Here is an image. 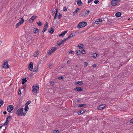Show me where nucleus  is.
<instances>
[{"mask_svg": "<svg viewBox=\"0 0 133 133\" xmlns=\"http://www.w3.org/2000/svg\"><path fill=\"white\" fill-rule=\"evenodd\" d=\"M90 11L86 9H84L82 11L79 15V16L85 17L87 16L89 13Z\"/></svg>", "mask_w": 133, "mask_h": 133, "instance_id": "obj_1", "label": "nucleus"}, {"mask_svg": "<svg viewBox=\"0 0 133 133\" xmlns=\"http://www.w3.org/2000/svg\"><path fill=\"white\" fill-rule=\"evenodd\" d=\"M87 24V23L85 22H80L78 25L77 27L79 29L81 28L85 27Z\"/></svg>", "mask_w": 133, "mask_h": 133, "instance_id": "obj_2", "label": "nucleus"}, {"mask_svg": "<svg viewBox=\"0 0 133 133\" xmlns=\"http://www.w3.org/2000/svg\"><path fill=\"white\" fill-rule=\"evenodd\" d=\"M22 108H20L18 109L16 112L17 115L22 116L23 115V110Z\"/></svg>", "mask_w": 133, "mask_h": 133, "instance_id": "obj_3", "label": "nucleus"}, {"mask_svg": "<svg viewBox=\"0 0 133 133\" xmlns=\"http://www.w3.org/2000/svg\"><path fill=\"white\" fill-rule=\"evenodd\" d=\"M50 49V50H49L47 51V53L49 55L51 54L57 49V48L56 47H52Z\"/></svg>", "mask_w": 133, "mask_h": 133, "instance_id": "obj_4", "label": "nucleus"}, {"mask_svg": "<svg viewBox=\"0 0 133 133\" xmlns=\"http://www.w3.org/2000/svg\"><path fill=\"white\" fill-rule=\"evenodd\" d=\"M32 91L34 94L36 92V94H37V91H38L39 90V87L38 86H35L34 85H33L32 87Z\"/></svg>", "mask_w": 133, "mask_h": 133, "instance_id": "obj_5", "label": "nucleus"}, {"mask_svg": "<svg viewBox=\"0 0 133 133\" xmlns=\"http://www.w3.org/2000/svg\"><path fill=\"white\" fill-rule=\"evenodd\" d=\"M4 63L2 66V67L4 69L8 68H9V66L8 64V61L5 60L4 61Z\"/></svg>", "mask_w": 133, "mask_h": 133, "instance_id": "obj_6", "label": "nucleus"}, {"mask_svg": "<svg viewBox=\"0 0 133 133\" xmlns=\"http://www.w3.org/2000/svg\"><path fill=\"white\" fill-rule=\"evenodd\" d=\"M67 40L66 38H64L63 40H61V41L60 42L59 41H58L57 42V44L58 46H60L63 43H64Z\"/></svg>", "mask_w": 133, "mask_h": 133, "instance_id": "obj_7", "label": "nucleus"}, {"mask_svg": "<svg viewBox=\"0 0 133 133\" xmlns=\"http://www.w3.org/2000/svg\"><path fill=\"white\" fill-rule=\"evenodd\" d=\"M14 107L12 105H8L7 107V111L9 112H10L13 109Z\"/></svg>", "mask_w": 133, "mask_h": 133, "instance_id": "obj_8", "label": "nucleus"}, {"mask_svg": "<svg viewBox=\"0 0 133 133\" xmlns=\"http://www.w3.org/2000/svg\"><path fill=\"white\" fill-rule=\"evenodd\" d=\"M37 17V16L34 15L32 16L29 19V21L30 23H32L33 22L34 19Z\"/></svg>", "mask_w": 133, "mask_h": 133, "instance_id": "obj_9", "label": "nucleus"}, {"mask_svg": "<svg viewBox=\"0 0 133 133\" xmlns=\"http://www.w3.org/2000/svg\"><path fill=\"white\" fill-rule=\"evenodd\" d=\"M33 63L32 62H31L29 63V66L28 68L29 70L30 71H32L33 68Z\"/></svg>", "mask_w": 133, "mask_h": 133, "instance_id": "obj_10", "label": "nucleus"}, {"mask_svg": "<svg viewBox=\"0 0 133 133\" xmlns=\"http://www.w3.org/2000/svg\"><path fill=\"white\" fill-rule=\"evenodd\" d=\"M106 105L105 104L101 105L97 107V108L99 110H101L105 108Z\"/></svg>", "mask_w": 133, "mask_h": 133, "instance_id": "obj_11", "label": "nucleus"}, {"mask_svg": "<svg viewBox=\"0 0 133 133\" xmlns=\"http://www.w3.org/2000/svg\"><path fill=\"white\" fill-rule=\"evenodd\" d=\"M86 110L84 109H82L79 110L77 112V114L78 115H81L85 112Z\"/></svg>", "mask_w": 133, "mask_h": 133, "instance_id": "obj_12", "label": "nucleus"}, {"mask_svg": "<svg viewBox=\"0 0 133 133\" xmlns=\"http://www.w3.org/2000/svg\"><path fill=\"white\" fill-rule=\"evenodd\" d=\"M75 84L77 85L80 86L84 84L83 82L81 81H77L75 82Z\"/></svg>", "mask_w": 133, "mask_h": 133, "instance_id": "obj_13", "label": "nucleus"}, {"mask_svg": "<svg viewBox=\"0 0 133 133\" xmlns=\"http://www.w3.org/2000/svg\"><path fill=\"white\" fill-rule=\"evenodd\" d=\"M74 90L78 92H80L83 91V88L81 87H76L74 88Z\"/></svg>", "mask_w": 133, "mask_h": 133, "instance_id": "obj_14", "label": "nucleus"}, {"mask_svg": "<svg viewBox=\"0 0 133 133\" xmlns=\"http://www.w3.org/2000/svg\"><path fill=\"white\" fill-rule=\"evenodd\" d=\"M68 31V30H66L65 31H64L62 32L61 34L59 35L58 36H62V37H63L64 35L65 34H66L67 32Z\"/></svg>", "mask_w": 133, "mask_h": 133, "instance_id": "obj_15", "label": "nucleus"}, {"mask_svg": "<svg viewBox=\"0 0 133 133\" xmlns=\"http://www.w3.org/2000/svg\"><path fill=\"white\" fill-rule=\"evenodd\" d=\"M77 3L79 6H81L83 4V3L81 0H77Z\"/></svg>", "mask_w": 133, "mask_h": 133, "instance_id": "obj_16", "label": "nucleus"}, {"mask_svg": "<svg viewBox=\"0 0 133 133\" xmlns=\"http://www.w3.org/2000/svg\"><path fill=\"white\" fill-rule=\"evenodd\" d=\"M48 31L50 34H52L54 31V29L52 28H51L50 29V30L48 29Z\"/></svg>", "mask_w": 133, "mask_h": 133, "instance_id": "obj_17", "label": "nucleus"}, {"mask_svg": "<svg viewBox=\"0 0 133 133\" xmlns=\"http://www.w3.org/2000/svg\"><path fill=\"white\" fill-rule=\"evenodd\" d=\"M80 10V9L79 8H77L76 9V10L73 12V16L75 15L76 14H77L78 11Z\"/></svg>", "mask_w": 133, "mask_h": 133, "instance_id": "obj_18", "label": "nucleus"}, {"mask_svg": "<svg viewBox=\"0 0 133 133\" xmlns=\"http://www.w3.org/2000/svg\"><path fill=\"white\" fill-rule=\"evenodd\" d=\"M111 3V4L112 5V6H115L117 4V3L115 2L114 0H112Z\"/></svg>", "mask_w": 133, "mask_h": 133, "instance_id": "obj_19", "label": "nucleus"}, {"mask_svg": "<svg viewBox=\"0 0 133 133\" xmlns=\"http://www.w3.org/2000/svg\"><path fill=\"white\" fill-rule=\"evenodd\" d=\"M33 32L36 34H37V33H38L39 31V30L37 28H34L33 30Z\"/></svg>", "mask_w": 133, "mask_h": 133, "instance_id": "obj_20", "label": "nucleus"}, {"mask_svg": "<svg viewBox=\"0 0 133 133\" xmlns=\"http://www.w3.org/2000/svg\"><path fill=\"white\" fill-rule=\"evenodd\" d=\"M26 77H25L22 79V84H24V83L27 81L26 79Z\"/></svg>", "mask_w": 133, "mask_h": 133, "instance_id": "obj_21", "label": "nucleus"}, {"mask_svg": "<svg viewBox=\"0 0 133 133\" xmlns=\"http://www.w3.org/2000/svg\"><path fill=\"white\" fill-rule=\"evenodd\" d=\"M121 15L122 14L121 12H118L115 14V15L117 17H119L121 16Z\"/></svg>", "mask_w": 133, "mask_h": 133, "instance_id": "obj_22", "label": "nucleus"}, {"mask_svg": "<svg viewBox=\"0 0 133 133\" xmlns=\"http://www.w3.org/2000/svg\"><path fill=\"white\" fill-rule=\"evenodd\" d=\"M38 55V50H37L34 54V56L35 57H36Z\"/></svg>", "mask_w": 133, "mask_h": 133, "instance_id": "obj_23", "label": "nucleus"}, {"mask_svg": "<svg viewBox=\"0 0 133 133\" xmlns=\"http://www.w3.org/2000/svg\"><path fill=\"white\" fill-rule=\"evenodd\" d=\"M84 45L82 44H79L78 46V48L79 49H80L82 48H83L84 47Z\"/></svg>", "mask_w": 133, "mask_h": 133, "instance_id": "obj_24", "label": "nucleus"}, {"mask_svg": "<svg viewBox=\"0 0 133 133\" xmlns=\"http://www.w3.org/2000/svg\"><path fill=\"white\" fill-rule=\"evenodd\" d=\"M86 104H79L78 105V107L81 108L82 107H84L86 106Z\"/></svg>", "mask_w": 133, "mask_h": 133, "instance_id": "obj_25", "label": "nucleus"}, {"mask_svg": "<svg viewBox=\"0 0 133 133\" xmlns=\"http://www.w3.org/2000/svg\"><path fill=\"white\" fill-rule=\"evenodd\" d=\"M38 67L36 66L34 67V68L33 71L35 72H37L38 71Z\"/></svg>", "mask_w": 133, "mask_h": 133, "instance_id": "obj_26", "label": "nucleus"}, {"mask_svg": "<svg viewBox=\"0 0 133 133\" xmlns=\"http://www.w3.org/2000/svg\"><path fill=\"white\" fill-rule=\"evenodd\" d=\"M22 23L21 22H19L18 23H17L16 26V28H18V26L21 25Z\"/></svg>", "mask_w": 133, "mask_h": 133, "instance_id": "obj_27", "label": "nucleus"}, {"mask_svg": "<svg viewBox=\"0 0 133 133\" xmlns=\"http://www.w3.org/2000/svg\"><path fill=\"white\" fill-rule=\"evenodd\" d=\"M4 103V101L2 99H0V108L1 106Z\"/></svg>", "mask_w": 133, "mask_h": 133, "instance_id": "obj_28", "label": "nucleus"}, {"mask_svg": "<svg viewBox=\"0 0 133 133\" xmlns=\"http://www.w3.org/2000/svg\"><path fill=\"white\" fill-rule=\"evenodd\" d=\"M31 102V101L30 100L28 101L25 104V106H28V105L30 104Z\"/></svg>", "mask_w": 133, "mask_h": 133, "instance_id": "obj_29", "label": "nucleus"}, {"mask_svg": "<svg viewBox=\"0 0 133 133\" xmlns=\"http://www.w3.org/2000/svg\"><path fill=\"white\" fill-rule=\"evenodd\" d=\"M98 55L97 54V53H95L94 54L93 56L94 58H96L97 57Z\"/></svg>", "mask_w": 133, "mask_h": 133, "instance_id": "obj_30", "label": "nucleus"}, {"mask_svg": "<svg viewBox=\"0 0 133 133\" xmlns=\"http://www.w3.org/2000/svg\"><path fill=\"white\" fill-rule=\"evenodd\" d=\"M29 107L28 106H25V108H24V110L26 112L28 110Z\"/></svg>", "mask_w": 133, "mask_h": 133, "instance_id": "obj_31", "label": "nucleus"}, {"mask_svg": "<svg viewBox=\"0 0 133 133\" xmlns=\"http://www.w3.org/2000/svg\"><path fill=\"white\" fill-rule=\"evenodd\" d=\"M81 51L79 50H77L76 53L77 55H79L81 54Z\"/></svg>", "mask_w": 133, "mask_h": 133, "instance_id": "obj_32", "label": "nucleus"}, {"mask_svg": "<svg viewBox=\"0 0 133 133\" xmlns=\"http://www.w3.org/2000/svg\"><path fill=\"white\" fill-rule=\"evenodd\" d=\"M37 24H38V25L39 26H41L42 24V23L40 21H39L38 22H37Z\"/></svg>", "mask_w": 133, "mask_h": 133, "instance_id": "obj_33", "label": "nucleus"}, {"mask_svg": "<svg viewBox=\"0 0 133 133\" xmlns=\"http://www.w3.org/2000/svg\"><path fill=\"white\" fill-rule=\"evenodd\" d=\"M26 85L25 84L24 85L23 87V88L24 89V92L26 91Z\"/></svg>", "mask_w": 133, "mask_h": 133, "instance_id": "obj_34", "label": "nucleus"}, {"mask_svg": "<svg viewBox=\"0 0 133 133\" xmlns=\"http://www.w3.org/2000/svg\"><path fill=\"white\" fill-rule=\"evenodd\" d=\"M59 131L57 130H54L53 131V133H59Z\"/></svg>", "mask_w": 133, "mask_h": 133, "instance_id": "obj_35", "label": "nucleus"}, {"mask_svg": "<svg viewBox=\"0 0 133 133\" xmlns=\"http://www.w3.org/2000/svg\"><path fill=\"white\" fill-rule=\"evenodd\" d=\"M63 10L64 11H67V9L66 6L63 7Z\"/></svg>", "mask_w": 133, "mask_h": 133, "instance_id": "obj_36", "label": "nucleus"}, {"mask_svg": "<svg viewBox=\"0 0 133 133\" xmlns=\"http://www.w3.org/2000/svg\"><path fill=\"white\" fill-rule=\"evenodd\" d=\"M18 94L19 95H21V89H20V87H19V91H18Z\"/></svg>", "mask_w": 133, "mask_h": 133, "instance_id": "obj_37", "label": "nucleus"}, {"mask_svg": "<svg viewBox=\"0 0 133 133\" xmlns=\"http://www.w3.org/2000/svg\"><path fill=\"white\" fill-rule=\"evenodd\" d=\"M62 16V15L60 13H59L58 18L59 19H60L61 17Z\"/></svg>", "mask_w": 133, "mask_h": 133, "instance_id": "obj_38", "label": "nucleus"}, {"mask_svg": "<svg viewBox=\"0 0 133 133\" xmlns=\"http://www.w3.org/2000/svg\"><path fill=\"white\" fill-rule=\"evenodd\" d=\"M48 66L50 68H52V67H53L54 66V64H52L51 65H49V66Z\"/></svg>", "mask_w": 133, "mask_h": 133, "instance_id": "obj_39", "label": "nucleus"}, {"mask_svg": "<svg viewBox=\"0 0 133 133\" xmlns=\"http://www.w3.org/2000/svg\"><path fill=\"white\" fill-rule=\"evenodd\" d=\"M48 28H44V29L42 31V32L43 33H44L45 32V31H46L47 30V29Z\"/></svg>", "mask_w": 133, "mask_h": 133, "instance_id": "obj_40", "label": "nucleus"}, {"mask_svg": "<svg viewBox=\"0 0 133 133\" xmlns=\"http://www.w3.org/2000/svg\"><path fill=\"white\" fill-rule=\"evenodd\" d=\"M88 64V63L87 62H84V67L87 66Z\"/></svg>", "mask_w": 133, "mask_h": 133, "instance_id": "obj_41", "label": "nucleus"}, {"mask_svg": "<svg viewBox=\"0 0 133 133\" xmlns=\"http://www.w3.org/2000/svg\"><path fill=\"white\" fill-rule=\"evenodd\" d=\"M4 124L5 125V129H6V128L8 126V125L7 126V124H8V123L7 122H6V121L4 123Z\"/></svg>", "mask_w": 133, "mask_h": 133, "instance_id": "obj_42", "label": "nucleus"}, {"mask_svg": "<svg viewBox=\"0 0 133 133\" xmlns=\"http://www.w3.org/2000/svg\"><path fill=\"white\" fill-rule=\"evenodd\" d=\"M20 22H21L22 24L24 22V19L23 17H22L21 18V21Z\"/></svg>", "mask_w": 133, "mask_h": 133, "instance_id": "obj_43", "label": "nucleus"}, {"mask_svg": "<svg viewBox=\"0 0 133 133\" xmlns=\"http://www.w3.org/2000/svg\"><path fill=\"white\" fill-rule=\"evenodd\" d=\"M99 2V1L98 0H95L94 1V2L95 4H97Z\"/></svg>", "mask_w": 133, "mask_h": 133, "instance_id": "obj_44", "label": "nucleus"}, {"mask_svg": "<svg viewBox=\"0 0 133 133\" xmlns=\"http://www.w3.org/2000/svg\"><path fill=\"white\" fill-rule=\"evenodd\" d=\"M81 53L83 54H85V50H84L83 49V50L81 52Z\"/></svg>", "mask_w": 133, "mask_h": 133, "instance_id": "obj_45", "label": "nucleus"}, {"mask_svg": "<svg viewBox=\"0 0 133 133\" xmlns=\"http://www.w3.org/2000/svg\"><path fill=\"white\" fill-rule=\"evenodd\" d=\"M11 118V117L10 116H7L6 118V119H8L10 120Z\"/></svg>", "mask_w": 133, "mask_h": 133, "instance_id": "obj_46", "label": "nucleus"}, {"mask_svg": "<svg viewBox=\"0 0 133 133\" xmlns=\"http://www.w3.org/2000/svg\"><path fill=\"white\" fill-rule=\"evenodd\" d=\"M50 84L52 85H55V83L53 81H50Z\"/></svg>", "mask_w": 133, "mask_h": 133, "instance_id": "obj_47", "label": "nucleus"}, {"mask_svg": "<svg viewBox=\"0 0 133 133\" xmlns=\"http://www.w3.org/2000/svg\"><path fill=\"white\" fill-rule=\"evenodd\" d=\"M115 2L117 3H119L121 2V0H114Z\"/></svg>", "mask_w": 133, "mask_h": 133, "instance_id": "obj_48", "label": "nucleus"}, {"mask_svg": "<svg viewBox=\"0 0 133 133\" xmlns=\"http://www.w3.org/2000/svg\"><path fill=\"white\" fill-rule=\"evenodd\" d=\"M69 53H74V51L71 50H69L68 51Z\"/></svg>", "mask_w": 133, "mask_h": 133, "instance_id": "obj_49", "label": "nucleus"}, {"mask_svg": "<svg viewBox=\"0 0 133 133\" xmlns=\"http://www.w3.org/2000/svg\"><path fill=\"white\" fill-rule=\"evenodd\" d=\"M63 77L62 76H59L58 77V78L59 79H62L63 78Z\"/></svg>", "mask_w": 133, "mask_h": 133, "instance_id": "obj_50", "label": "nucleus"}, {"mask_svg": "<svg viewBox=\"0 0 133 133\" xmlns=\"http://www.w3.org/2000/svg\"><path fill=\"white\" fill-rule=\"evenodd\" d=\"M71 62V61L70 60H68L67 62V63L68 64H70Z\"/></svg>", "mask_w": 133, "mask_h": 133, "instance_id": "obj_51", "label": "nucleus"}, {"mask_svg": "<svg viewBox=\"0 0 133 133\" xmlns=\"http://www.w3.org/2000/svg\"><path fill=\"white\" fill-rule=\"evenodd\" d=\"M57 14H55L54 17V19H56L57 17Z\"/></svg>", "mask_w": 133, "mask_h": 133, "instance_id": "obj_52", "label": "nucleus"}, {"mask_svg": "<svg viewBox=\"0 0 133 133\" xmlns=\"http://www.w3.org/2000/svg\"><path fill=\"white\" fill-rule=\"evenodd\" d=\"M98 21H99V22H102V21L103 20L102 19V18H99L98 19H97Z\"/></svg>", "mask_w": 133, "mask_h": 133, "instance_id": "obj_53", "label": "nucleus"}, {"mask_svg": "<svg viewBox=\"0 0 133 133\" xmlns=\"http://www.w3.org/2000/svg\"><path fill=\"white\" fill-rule=\"evenodd\" d=\"M45 25H46V26H47L48 27V23L47 22H45Z\"/></svg>", "mask_w": 133, "mask_h": 133, "instance_id": "obj_54", "label": "nucleus"}, {"mask_svg": "<svg viewBox=\"0 0 133 133\" xmlns=\"http://www.w3.org/2000/svg\"><path fill=\"white\" fill-rule=\"evenodd\" d=\"M95 23L96 24H98L99 23V21L98 20L97 21H96L95 22Z\"/></svg>", "mask_w": 133, "mask_h": 133, "instance_id": "obj_55", "label": "nucleus"}, {"mask_svg": "<svg viewBox=\"0 0 133 133\" xmlns=\"http://www.w3.org/2000/svg\"><path fill=\"white\" fill-rule=\"evenodd\" d=\"M93 1V0H88V4L89 3L91 2H92Z\"/></svg>", "mask_w": 133, "mask_h": 133, "instance_id": "obj_56", "label": "nucleus"}, {"mask_svg": "<svg viewBox=\"0 0 133 133\" xmlns=\"http://www.w3.org/2000/svg\"><path fill=\"white\" fill-rule=\"evenodd\" d=\"M130 123H133V118L130 120Z\"/></svg>", "mask_w": 133, "mask_h": 133, "instance_id": "obj_57", "label": "nucleus"}, {"mask_svg": "<svg viewBox=\"0 0 133 133\" xmlns=\"http://www.w3.org/2000/svg\"><path fill=\"white\" fill-rule=\"evenodd\" d=\"M55 11L53 9L52 10V13L53 14H54L55 13Z\"/></svg>", "mask_w": 133, "mask_h": 133, "instance_id": "obj_58", "label": "nucleus"}, {"mask_svg": "<svg viewBox=\"0 0 133 133\" xmlns=\"http://www.w3.org/2000/svg\"><path fill=\"white\" fill-rule=\"evenodd\" d=\"M97 66V65L95 64H94L92 65V66L94 68L96 67Z\"/></svg>", "mask_w": 133, "mask_h": 133, "instance_id": "obj_59", "label": "nucleus"}, {"mask_svg": "<svg viewBox=\"0 0 133 133\" xmlns=\"http://www.w3.org/2000/svg\"><path fill=\"white\" fill-rule=\"evenodd\" d=\"M58 9L57 8L56 9V13L55 14H58Z\"/></svg>", "mask_w": 133, "mask_h": 133, "instance_id": "obj_60", "label": "nucleus"}, {"mask_svg": "<svg viewBox=\"0 0 133 133\" xmlns=\"http://www.w3.org/2000/svg\"><path fill=\"white\" fill-rule=\"evenodd\" d=\"M71 37V36H70L69 35L67 37V38H66L67 40L70 39Z\"/></svg>", "mask_w": 133, "mask_h": 133, "instance_id": "obj_61", "label": "nucleus"}, {"mask_svg": "<svg viewBox=\"0 0 133 133\" xmlns=\"http://www.w3.org/2000/svg\"><path fill=\"white\" fill-rule=\"evenodd\" d=\"M3 114L5 115H6L7 114V112L6 111H4L3 112Z\"/></svg>", "mask_w": 133, "mask_h": 133, "instance_id": "obj_62", "label": "nucleus"}, {"mask_svg": "<svg viewBox=\"0 0 133 133\" xmlns=\"http://www.w3.org/2000/svg\"><path fill=\"white\" fill-rule=\"evenodd\" d=\"M6 119V122H7L8 123H9V121L10 120L8 119Z\"/></svg>", "mask_w": 133, "mask_h": 133, "instance_id": "obj_63", "label": "nucleus"}, {"mask_svg": "<svg viewBox=\"0 0 133 133\" xmlns=\"http://www.w3.org/2000/svg\"><path fill=\"white\" fill-rule=\"evenodd\" d=\"M112 6V5L110 4L109 5L108 7H111Z\"/></svg>", "mask_w": 133, "mask_h": 133, "instance_id": "obj_64", "label": "nucleus"}]
</instances>
